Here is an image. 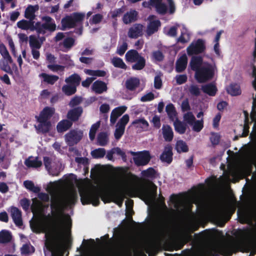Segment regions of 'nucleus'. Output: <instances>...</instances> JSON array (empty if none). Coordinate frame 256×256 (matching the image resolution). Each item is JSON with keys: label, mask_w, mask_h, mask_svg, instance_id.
<instances>
[{"label": "nucleus", "mask_w": 256, "mask_h": 256, "mask_svg": "<svg viewBox=\"0 0 256 256\" xmlns=\"http://www.w3.org/2000/svg\"><path fill=\"white\" fill-rule=\"evenodd\" d=\"M83 136V132L78 130H72L65 136V140L69 146H74L78 143Z\"/></svg>", "instance_id": "obj_11"}, {"label": "nucleus", "mask_w": 256, "mask_h": 256, "mask_svg": "<svg viewBox=\"0 0 256 256\" xmlns=\"http://www.w3.org/2000/svg\"><path fill=\"white\" fill-rule=\"evenodd\" d=\"M134 156V160L137 166H144L150 160V153L148 151H144L136 153L132 152Z\"/></svg>", "instance_id": "obj_16"}, {"label": "nucleus", "mask_w": 256, "mask_h": 256, "mask_svg": "<svg viewBox=\"0 0 256 256\" xmlns=\"http://www.w3.org/2000/svg\"><path fill=\"white\" fill-rule=\"evenodd\" d=\"M166 2L168 4L170 13L174 12L175 8L172 0H150V3L144 2L142 5L144 7H148L149 5L154 6L157 12L159 14H164L166 12L168 8L164 2Z\"/></svg>", "instance_id": "obj_8"}, {"label": "nucleus", "mask_w": 256, "mask_h": 256, "mask_svg": "<svg viewBox=\"0 0 256 256\" xmlns=\"http://www.w3.org/2000/svg\"><path fill=\"white\" fill-rule=\"evenodd\" d=\"M187 56L186 54H184L177 60L176 68V72H182L184 70L187 66Z\"/></svg>", "instance_id": "obj_24"}, {"label": "nucleus", "mask_w": 256, "mask_h": 256, "mask_svg": "<svg viewBox=\"0 0 256 256\" xmlns=\"http://www.w3.org/2000/svg\"><path fill=\"white\" fill-rule=\"evenodd\" d=\"M44 163L48 174L52 176H58L62 170V163L54 157H44Z\"/></svg>", "instance_id": "obj_6"}, {"label": "nucleus", "mask_w": 256, "mask_h": 256, "mask_svg": "<svg viewBox=\"0 0 256 256\" xmlns=\"http://www.w3.org/2000/svg\"><path fill=\"white\" fill-rule=\"evenodd\" d=\"M230 208V205L228 204H222L220 206L216 212V216L218 218H222L228 212Z\"/></svg>", "instance_id": "obj_36"}, {"label": "nucleus", "mask_w": 256, "mask_h": 256, "mask_svg": "<svg viewBox=\"0 0 256 256\" xmlns=\"http://www.w3.org/2000/svg\"><path fill=\"white\" fill-rule=\"evenodd\" d=\"M42 20L44 23L38 22L35 24V30L38 32L44 34L46 30L54 32L56 30V24L52 19L50 16H43Z\"/></svg>", "instance_id": "obj_10"}, {"label": "nucleus", "mask_w": 256, "mask_h": 256, "mask_svg": "<svg viewBox=\"0 0 256 256\" xmlns=\"http://www.w3.org/2000/svg\"><path fill=\"white\" fill-rule=\"evenodd\" d=\"M102 19V16L100 14H96L92 16L90 20V23L91 24H97L100 23Z\"/></svg>", "instance_id": "obj_59"}, {"label": "nucleus", "mask_w": 256, "mask_h": 256, "mask_svg": "<svg viewBox=\"0 0 256 256\" xmlns=\"http://www.w3.org/2000/svg\"><path fill=\"white\" fill-rule=\"evenodd\" d=\"M250 252L256 251V230L248 228L240 230L237 238L230 237L221 240L212 239L198 250L196 256H230L237 250Z\"/></svg>", "instance_id": "obj_3"}, {"label": "nucleus", "mask_w": 256, "mask_h": 256, "mask_svg": "<svg viewBox=\"0 0 256 256\" xmlns=\"http://www.w3.org/2000/svg\"><path fill=\"white\" fill-rule=\"evenodd\" d=\"M176 150L178 153L186 152L188 151V148L186 142L179 140L176 144Z\"/></svg>", "instance_id": "obj_39"}, {"label": "nucleus", "mask_w": 256, "mask_h": 256, "mask_svg": "<svg viewBox=\"0 0 256 256\" xmlns=\"http://www.w3.org/2000/svg\"><path fill=\"white\" fill-rule=\"evenodd\" d=\"M12 235L6 230H2L0 232V243H7L11 240Z\"/></svg>", "instance_id": "obj_43"}, {"label": "nucleus", "mask_w": 256, "mask_h": 256, "mask_svg": "<svg viewBox=\"0 0 256 256\" xmlns=\"http://www.w3.org/2000/svg\"><path fill=\"white\" fill-rule=\"evenodd\" d=\"M140 80L138 78L132 77L128 79L126 82V88L130 90H134L138 87Z\"/></svg>", "instance_id": "obj_25"}, {"label": "nucleus", "mask_w": 256, "mask_h": 256, "mask_svg": "<svg viewBox=\"0 0 256 256\" xmlns=\"http://www.w3.org/2000/svg\"><path fill=\"white\" fill-rule=\"evenodd\" d=\"M82 110L81 108H77L70 110L67 114L68 118L72 120H77L81 116Z\"/></svg>", "instance_id": "obj_30"}, {"label": "nucleus", "mask_w": 256, "mask_h": 256, "mask_svg": "<svg viewBox=\"0 0 256 256\" xmlns=\"http://www.w3.org/2000/svg\"><path fill=\"white\" fill-rule=\"evenodd\" d=\"M76 87V86L71 84L65 85L62 86V90L66 94L70 96L75 93Z\"/></svg>", "instance_id": "obj_49"}, {"label": "nucleus", "mask_w": 256, "mask_h": 256, "mask_svg": "<svg viewBox=\"0 0 256 256\" xmlns=\"http://www.w3.org/2000/svg\"><path fill=\"white\" fill-rule=\"evenodd\" d=\"M190 126H192L194 131L196 132H200L204 127V121L202 119L200 120H195Z\"/></svg>", "instance_id": "obj_48"}, {"label": "nucleus", "mask_w": 256, "mask_h": 256, "mask_svg": "<svg viewBox=\"0 0 256 256\" xmlns=\"http://www.w3.org/2000/svg\"><path fill=\"white\" fill-rule=\"evenodd\" d=\"M144 26L141 24H134L128 30V36L130 38H136L142 36Z\"/></svg>", "instance_id": "obj_19"}, {"label": "nucleus", "mask_w": 256, "mask_h": 256, "mask_svg": "<svg viewBox=\"0 0 256 256\" xmlns=\"http://www.w3.org/2000/svg\"><path fill=\"white\" fill-rule=\"evenodd\" d=\"M48 68L53 72L62 71L64 66L58 64H50L48 66Z\"/></svg>", "instance_id": "obj_64"}, {"label": "nucleus", "mask_w": 256, "mask_h": 256, "mask_svg": "<svg viewBox=\"0 0 256 256\" xmlns=\"http://www.w3.org/2000/svg\"><path fill=\"white\" fill-rule=\"evenodd\" d=\"M172 152L170 146H166L160 156V160L163 162L170 164L172 161Z\"/></svg>", "instance_id": "obj_28"}, {"label": "nucleus", "mask_w": 256, "mask_h": 256, "mask_svg": "<svg viewBox=\"0 0 256 256\" xmlns=\"http://www.w3.org/2000/svg\"><path fill=\"white\" fill-rule=\"evenodd\" d=\"M25 164L28 167L36 168L42 166V162L38 158L30 157L26 160Z\"/></svg>", "instance_id": "obj_34"}, {"label": "nucleus", "mask_w": 256, "mask_h": 256, "mask_svg": "<svg viewBox=\"0 0 256 256\" xmlns=\"http://www.w3.org/2000/svg\"><path fill=\"white\" fill-rule=\"evenodd\" d=\"M160 238L158 236L150 240L148 244V246H146V248L147 250H150L157 248L160 244Z\"/></svg>", "instance_id": "obj_42"}, {"label": "nucleus", "mask_w": 256, "mask_h": 256, "mask_svg": "<svg viewBox=\"0 0 256 256\" xmlns=\"http://www.w3.org/2000/svg\"><path fill=\"white\" fill-rule=\"evenodd\" d=\"M174 125L176 131L179 134H183L185 132L186 126L184 123L176 119L174 122Z\"/></svg>", "instance_id": "obj_40"}, {"label": "nucleus", "mask_w": 256, "mask_h": 256, "mask_svg": "<svg viewBox=\"0 0 256 256\" xmlns=\"http://www.w3.org/2000/svg\"><path fill=\"white\" fill-rule=\"evenodd\" d=\"M29 44L31 49L40 48L42 44L34 36H30L29 38Z\"/></svg>", "instance_id": "obj_46"}, {"label": "nucleus", "mask_w": 256, "mask_h": 256, "mask_svg": "<svg viewBox=\"0 0 256 256\" xmlns=\"http://www.w3.org/2000/svg\"><path fill=\"white\" fill-rule=\"evenodd\" d=\"M38 124L35 128L38 132L46 133L48 132L51 127V124L49 120H44L42 118H36Z\"/></svg>", "instance_id": "obj_18"}, {"label": "nucleus", "mask_w": 256, "mask_h": 256, "mask_svg": "<svg viewBox=\"0 0 256 256\" xmlns=\"http://www.w3.org/2000/svg\"><path fill=\"white\" fill-rule=\"evenodd\" d=\"M39 76L42 79V82H44L50 84H53L58 79V77L56 76L50 75L46 73L40 74Z\"/></svg>", "instance_id": "obj_31"}, {"label": "nucleus", "mask_w": 256, "mask_h": 256, "mask_svg": "<svg viewBox=\"0 0 256 256\" xmlns=\"http://www.w3.org/2000/svg\"><path fill=\"white\" fill-rule=\"evenodd\" d=\"M127 107L124 106L117 107L114 109L110 114V122L112 124H114L118 119L126 110Z\"/></svg>", "instance_id": "obj_20"}, {"label": "nucleus", "mask_w": 256, "mask_h": 256, "mask_svg": "<svg viewBox=\"0 0 256 256\" xmlns=\"http://www.w3.org/2000/svg\"><path fill=\"white\" fill-rule=\"evenodd\" d=\"M205 48L204 42L202 40L193 41L187 48V53L188 55L198 54L202 52Z\"/></svg>", "instance_id": "obj_15"}, {"label": "nucleus", "mask_w": 256, "mask_h": 256, "mask_svg": "<svg viewBox=\"0 0 256 256\" xmlns=\"http://www.w3.org/2000/svg\"><path fill=\"white\" fill-rule=\"evenodd\" d=\"M54 108L46 107L41 112L39 116H36V118H39L43 119L44 120H48L54 114Z\"/></svg>", "instance_id": "obj_27"}, {"label": "nucleus", "mask_w": 256, "mask_h": 256, "mask_svg": "<svg viewBox=\"0 0 256 256\" xmlns=\"http://www.w3.org/2000/svg\"><path fill=\"white\" fill-rule=\"evenodd\" d=\"M184 120L190 125L196 120V118L191 112H188L184 115Z\"/></svg>", "instance_id": "obj_57"}, {"label": "nucleus", "mask_w": 256, "mask_h": 256, "mask_svg": "<svg viewBox=\"0 0 256 256\" xmlns=\"http://www.w3.org/2000/svg\"><path fill=\"white\" fill-rule=\"evenodd\" d=\"M0 53L4 59V60L0 61V68L3 70L9 72L10 69L8 64H12V60L8 50L3 44H0Z\"/></svg>", "instance_id": "obj_12"}, {"label": "nucleus", "mask_w": 256, "mask_h": 256, "mask_svg": "<svg viewBox=\"0 0 256 256\" xmlns=\"http://www.w3.org/2000/svg\"><path fill=\"white\" fill-rule=\"evenodd\" d=\"M128 48V44L126 42H123L121 44H120L117 49V53L122 56L126 52Z\"/></svg>", "instance_id": "obj_61"}, {"label": "nucleus", "mask_w": 256, "mask_h": 256, "mask_svg": "<svg viewBox=\"0 0 256 256\" xmlns=\"http://www.w3.org/2000/svg\"><path fill=\"white\" fill-rule=\"evenodd\" d=\"M126 60L130 62H136L132 66L134 70H140L142 69L146 64L144 58L142 57L136 50H128L126 54Z\"/></svg>", "instance_id": "obj_9"}, {"label": "nucleus", "mask_w": 256, "mask_h": 256, "mask_svg": "<svg viewBox=\"0 0 256 256\" xmlns=\"http://www.w3.org/2000/svg\"><path fill=\"white\" fill-rule=\"evenodd\" d=\"M38 5H29L26 8L24 12V16L30 20H32L35 18V12L38 10Z\"/></svg>", "instance_id": "obj_23"}, {"label": "nucleus", "mask_w": 256, "mask_h": 256, "mask_svg": "<svg viewBox=\"0 0 256 256\" xmlns=\"http://www.w3.org/2000/svg\"><path fill=\"white\" fill-rule=\"evenodd\" d=\"M84 72L90 76H104L106 75V72L100 70H84Z\"/></svg>", "instance_id": "obj_53"}, {"label": "nucleus", "mask_w": 256, "mask_h": 256, "mask_svg": "<svg viewBox=\"0 0 256 256\" xmlns=\"http://www.w3.org/2000/svg\"><path fill=\"white\" fill-rule=\"evenodd\" d=\"M80 76L76 74H74L66 79V82L68 84H71L76 86L80 82Z\"/></svg>", "instance_id": "obj_44"}, {"label": "nucleus", "mask_w": 256, "mask_h": 256, "mask_svg": "<svg viewBox=\"0 0 256 256\" xmlns=\"http://www.w3.org/2000/svg\"><path fill=\"white\" fill-rule=\"evenodd\" d=\"M10 213L13 220L15 224L20 226L22 225L21 212L16 207H12L10 208Z\"/></svg>", "instance_id": "obj_21"}, {"label": "nucleus", "mask_w": 256, "mask_h": 256, "mask_svg": "<svg viewBox=\"0 0 256 256\" xmlns=\"http://www.w3.org/2000/svg\"><path fill=\"white\" fill-rule=\"evenodd\" d=\"M130 120L129 116L128 114L124 115L118 121L116 124V128L114 133L116 140H119L123 135L125 130V127Z\"/></svg>", "instance_id": "obj_13"}, {"label": "nucleus", "mask_w": 256, "mask_h": 256, "mask_svg": "<svg viewBox=\"0 0 256 256\" xmlns=\"http://www.w3.org/2000/svg\"><path fill=\"white\" fill-rule=\"evenodd\" d=\"M24 186L27 190L34 193H38L40 190V188L35 186L34 183L31 180L24 181Z\"/></svg>", "instance_id": "obj_38"}, {"label": "nucleus", "mask_w": 256, "mask_h": 256, "mask_svg": "<svg viewBox=\"0 0 256 256\" xmlns=\"http://www.w3.org/2000/svg\"><path fill=\"white\" fill-rule=\"evenodd\" d=\"M100 126V122H98L92 126L89 133L90 138L92 140L94 139L96 132L99 128Z\"/></svg>", "instance_id": "obj_55"}, {"label": "nucleus", "mask_w": 256, "mask_h": 256, "mask_svg": "<svg viewBox=\"0 0 256 256\" xmlns=\"http://www.w3.org/2000/svg\"><path fill=\"white\" fill-rule=\"evenodd\" d=\"M162 133L165 140L170 142L174 137V133L172 128L168 125H164L162 128Z\"/></svg>", "instance_id": "obj_29"}, {"label": "nucleus", "mask_w": 256, "mask_h": 256, "mask_svg": "<svg viewBox=\"0 0 256 256\" xmlns=\"http://www.w3.org/2000/svg\"><path fill=\"white\" fill-rule=\"evenodd\" d=\"M112 62L114 66L116 67H118L124 69L126 68V65L124 64L123 60L119 58H114L112 60Z\"/></svg>", "instance_id": "obj_56"}, {"label": "nucleus", "mask_w": 256, "mask_h": 256, "mask_svg": "<svg viewBox=\"0 0 256 256\" xmlns=\"http://www.w3.org/2000/svg\"><path fill=\"white\" fill-rule=\"evenodd\" d=\"M108 141V136L104 132L100 133L98 137V142L100 146H104L106 145Z\"/></svg>", "instance_id": "obj_50"}, {"label": "nucleus", "mask_w": 256, "mask_h": 256, "mask_svg": "<svg viewBox=\"0 0 256 256\" xmlns=\"http://www.w3.org/2000/svg\"><path fill=\"white\" fill-rule=\"evenodd\" d=\"M236 174V172L234 170H230L229 172H224V176H222V182L224 183H228L232 181V178H230V176H232V177H234Z\"/></svg>", "instance_id": "obj_52"}, {"label": "nucleus", "mask_w": 256, "mask_h": 256, "mask_svg": "<svg viewBox=\"0 0 256 256\" xmlns=\"http://www.w3.org/2000/svg\"><path fill=\"white\" fill-rule=\"evenodd\" d=\"M178 26L181 31V34L178 39V41L182 43L188 42L190 40V36L189 31L184 24L178 25Z\"/></svg>", "instance_id": "obj_22"}, {"label": "nucleus", "mask_w": 256, "mask_h": 256, "mask_svg": "<svg viewBox=\"0 0 256 256\" xmlns=\"http://www.w3.org/2000/svg\"><path fill=\"white\" fill-rule=\"evenodd\" d=\"M138 12L134 10H131L126 14L123 17V22L128 24L133 22L137 19Z\"/></svg>", "instance_id": "obj_32"}, {"label": "nucleus", "mask_w": 256, "mask_h": 256, "mask_svg": "<svg viewBox=\"0 0 256 256\" xmlns=\"http://www.w3.org/2000/svg\"><path fill=\"white\" fill-rule=\"evenodd\" d=\"M166 112L170 119L174 120L176 119V109L172 104H169L166 106Z\"/></svg>", "instance_id": "obj_47"}, {"label": "nucleus", "mask_w": 256, "mask_h": 256, "mask_svg": "<svg viewBox=\"0 0 256 256\" xmlns=\"http://www.w3.org/2000/svg\"><path fill=\"white\" fill-rule=\"evenodd\" d=\"M227 92L232 96H238L241 94L240 86L237 84H231L228 87Z\"/></svg>", "instance_id": "obj_41"}, {"label": "nucleus", "mask_w": 256, "mask_h": 256, "mask_svg": "<svg viewBox=\"0 0 256 256\" xmlns=\"http://www.w3.org/2000/svg\"><path fill=\"white\" fill-rule=\"evenodd\" d=\"M202 91L210 96L216 94L217 91L216 88L214 84H209L204 85L202 88Z\"/></svg>", "instance_id": "obj_35"}, {"label": "nucleus", "mask_w": 256, "mask_h": 256, "mask_svg": "<svg viewBox=\"0 0 256 256\" xmlns=\"http://www.w3.org/2000/svg\"><path fill=\"white\" fill-rule=\"evenodd\" d=\"M171 202L178 213L182 214L183 211L186 210L188 215L190 216V220L186 222L184 226V231L176 240V242L180 244V248H181L185 244L192 240V236L190 232L196 230L198 219L194 214H189L186 200L184 198L174 196L171 198Z\"/></svg>", "instance_id": "obj_4"}, {"label": "nucleus", "mask_w": 256, "mask_h": 256, "mask_svg": "<svg viewBox=\"0 0 256 256\" xmlns=\"http://www.w3.org/2000/svg\"><path fill=\"white\" fill-rule=\"evenodd\" d=\"M92 90L97 94H102L106 91V84L103 82L96 80L92 84Z\"/></svg>", "instance_id": "obj_26"}, {"label": "nucleus", "mask_w": 256, "mask_h": 256, "mask_svg": "<svg viewBox=\"0 0 256 256\" xmlns=\"http://www.w3.org/2000/svg\"><path fill=\"white\" fill-rule=\"evenodd\" d=\"M148 190L145 192L146 202L149 205L154 204L156 202V186L152 182H148Z\"/></svg>", "instance_id": "obj_14"}, {"label": "nucleus", "mask_w": 256, "mask_h": 256, "mask_svg": "<svg viewBox=\"0 0 256 256\" xmlns=\"http://www.w3.org/2000/svg\"><path fill=\"white\" fill-rule=\"evenodd\" d=\"M91 154L95 158H102L106 154V150L103 148H98L92 151Z\"/></svg>", "instance_id": "obj_51"}, {"label": "nucleus", "mask_w": 256, "mask_h": 256, "mask_svg": "<svg viewBox=\"0 0 256 256\" xmlns=\"http://www.w3.org/2000/svg\"><path fill=\"white\" fill-rule=\"evenodd\" d=\"M132 124L135 125L136 128H140L144 130H147L148 126V122L144 118L136 120L132 122Z\"/></svg>", "instance_id": "obj_45"}, {"label": "nucleus", "mask_w": 256, "mask_h": 256, "mask_svg": "<svg viewBox=\"0 0 256 256\" xmlns=\"http://www.w3.org/2000/svg\"><path fill=\"white\" fill-rule=\"evenodd\" d=\"M190 66L191 68L196 71L195 78L199 82L212 79L216 70L214 64L207 62L200 56H193Z\"/></svg>", "instance_id": "obj_5"}, {"label": "nucleus", "mask_w": 256, "mask_h": 256, "mask_svg": "<svg viewBox=\"0 0 256 256\" xmlns=\"http://www.w3.org/2000/svg\"><path fill=\"white\" fill-rule=\"evenodd\" d=\"M34 250V248L30 244H24L21 248L22 253L23 254H32Z\"/></svg>", "instance_id": "obj_58"}, {"label": "nucleus", "mask_w": 256, "mask_h": 256, "mask_svg": "<svg viewBox=\"0 0 256 256\" xmlns=\"http://www.w3.org/2000/svg\"><path fill=\"white\" fill-rule=\"evenodd\" d=\"M155 174L154 170L152 168H149L146 170H143L142 174L145 178H152Z\"/></svg>", "instance_id": "obj_62"}, {"label": "nucleus", "mask_w": 256, "mask_h": 256, "mask_svg": "<svg viewBox=\"0 0 256 256\" xmlns=\"http://www.w3.org/2000/svg\"><path fill=\"white\" fill-rule=\"evenodd\" d=\"M220 139V136L218 134L212 133L210 137V140L213 145L218 144Z\"/></svg>", "instance_id": "obj_63"}, {"label": "nucleus", "mask_w": 256, "mask_h": 256, "mask_svg": "<svg viewBox=\"0 0 256 256\" xmlns=\"http://www.w3.org/2000/svg\"><path fill=\"white\" fill-rule=\"evenodd\" d=\"M74 40L72 38H65L63 42L62 46L64 48L62 50L67 51L70 50L74 45Z\"/></svg>", "instance_id": "obj_54"}, {"label": "nucleus", "mask_w": 256, "mask_h": 256, "mask_svg": "<svg viewBox=\"0 0 256 256\" xmlns=\"http://www.w3.org/2000/svg\"><path fill=\"white\" fill-rule=\"evenodd\" d=\"M179 24L178 25H176V26H172V27H171L170 28H165L164 29V32L165 33L169 36H176V29H177V28L178 27V26Z\"/></svg>", "instance_id": "obj_60"}, {"label": "nucleus", "mask_w": 256, "mask_h": 256, "mask_svg": "<svg viewBox=\"0 0 256 256\" xmlns=\"http://www.w3.org/2000/svg\"><path fill=\"white\" fill-rule=\"evenodd\" d=\"M73 179L76 180V177L72 174L64 180L50 182L46 185V190L51 196L52 216L43 215L42 202L37 198L32 199L30 208L35 218L30 222V226L35 232H45L46 256H63L64 244L69 240L71 220L62 210L64 207L74 204L76 200Z\"/></svg>", "instance_id": "obj_1"}, {"label": "nucleus", "mask_w": 256, "mask_h": 256, "mask_svg": "<svg viewBox=\"0 0 256 256\" xmlns=\"http://www.w3.org/2000/svg\"><path fill=\"white\" fill-rule=\"evenodd\" d=\"M32 21H28L24 20H22L17 22V26L20 28L24 30H34L35 29V26H34V22Z\"/></svg>", "instance_id": "obj_33"}, {"label": "nucleus", "mask_w": 256, "mask_h": 256, "mask_svg": "<svg viewBox=\"0 0 256 256\" xmlns=\"http://www.w3.org/2000/svg\"><path fill=\"white\" fill-rule=\"evenodd\" d=\"M85 16L84 13L74 12L67 16L62 20V30L70 28L78 24H81Z\"/></svg>", "instance_id": "obj_7"}, {"label": "nucleus", "mask_w": 256, "mask_h": 256, "mask_svg": "<svg viewBox=\"0 0 256 256\" xmlns=\"http://www.w3.org/2000/svg\"><path fill=\"white\" fill-rule=\"evenodd\" d=\"M72 125V122L68 120H62L57 125V130L58 132H63L68 130Z\"/></svg>", "instance_id": "obj_37"}, {"label": "nucleus", "mask_w": 256, "mask_h": 256, "mask_svg": "<svg viewBox=\"0 0 256 256\" xmlns=\"http://www.w3.org/2000/svg\"><path fill=\"white\" fill-rule=\"evenodd\" d=\"M149 23L146 30V35L150 36L158 31L160 26V22L154 16H150L148 18Z\"/></svg>", "instance_id": "obj_17"}, {"label": "nucleus", "mask_w": 256, "mask_h": 256, "mask_svg": "<svg viewBox=\"0 0 256 256\" xmlns=\"http://www.w3.org/2000/svg\"><path fill=\"white\" fill-rule=\"evenodd\" d=\"M78 184L82 204H92L95 206L98 204L100 197L104 202H113L121 206L126 195L133 196L139 191L138 182L134 178L118 179L117 189L114 191H108L105 184H92L88 180H82Z\"/></svg>", "instance_id": "obj_2"}]
</instances>
